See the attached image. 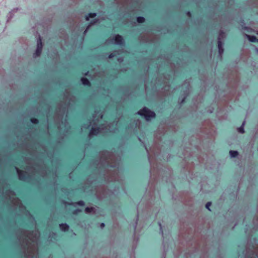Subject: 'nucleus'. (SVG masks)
Masks as SVG:
<instances>
[{
    "label": "nucleus",
    "instance_id": "f257e3e1",
    "mask_svg": "<svg viewBox=\"0 0 258 258\" xmlns=\"http://www.w3.org/2000/svg\"><path fill=\"white\" fill-rule=\"evenodd\" d=\"M138 114L144 116L147 121L151 120V118H154L155 116V113L146 107H144L139 111Z\"/></svg>",
    "mask_w": 258,
    "mask_h": 258
},
{
    "label": "nucleus",
    "instance_id": "f03ea898",
    "mask_svg": "<svg viewBox=\"0 0 258 258\" xmlns=\"http://www.w3.org/2000/svg\"><path fill=\"white\" fill-rule=\"evenodd\" d=\"M42 47L43 45L41 38L40 36H39L37 39V47L35 52L34 53V57H36L40 55L42 50Z\"/></svg>",
    "mask_w": 258,
    "mask_h": 258
},
{
    "label": "nucleus",
    "instance_id": "7ed1b4c3",
    "mask_svg": "<svg viewBox=\"0 0 258 258\" xmlns=\"http://www.w3.org/2000/svg\"><path fill=\"white\" fill-rule=\"evenodd\" d=\"M225 34L223 32H221L218 37V47L219 49V53L220 56H221V55L224 52V49L223 48V43L221 41V39L223 38L224 37H225Z\"/></svg>",
    "mask_w": 258,
    "mask_h": 258
},
{
    "label": "nucleus",
    "instance_id": "20e7f679",
    "mask_svg": "<svg viewBox=\"0 0 258 258\" xmlns=\"http://www.w3.org/2000/svg\"><path fill=\"white\" fill-rule=\"evenodd\" d=\"M103 129H104V127L102 126L101 127H96L95 126H93V127L90 132L89 136L92 137L93 136L97 135L98 134H99L101 130H103Z\"/></svg>",
    "mask_w": 258,
    "mask_h": 258
},
{
    "label": "nucleus",
    "instance_id": "39448f33",
    "mask_svg": "<svg viewBox=\"0 0 258 258\" xmlns=\"http://www.w3.org/2000/svg\"><path fill=\"white\" fill-rule=\"evenodd\" d=\"M114 39V43L117 45H122L124 44V41L122 37L119 35H116L113 37Z\"/></svg>",
    "mask_w": 258,
    "mask_h": 258
},
{
    "label": "nucleus",
    "instance_id": "423d86ee",
    "mask_svg": "<svg viewBox=\"0 0 258 258\" xmlns=\"http://www.w3.org/2000/svg\"><path fill=\"white\" fill-rule=\"evenodd\" d=\"M16 170H17L19 179L21 180H26V177H25V175L26 173L19 170L17 168H16Z\"/></svg>",
    "mask_w": 258,
    "mask_h": 258
},
{
    "label": "nucleus",
    "instance_id": "0eeeda50",
    "mask_svg": "<svg viewBox=\"0 0 258 258\" xmlns=\"http://www.w3.org/2000/svg\"><path fill=\"white\" fill-rule=\"evenodd\" d=\"M59 227L60 229L63 231H68L69 228V225L67 224H59Z\"/></svg>",
    "mask_w": 258,
    "mask_h": 258
},
{
    "label": "nucleus",
    "instance_id": "6e6552de",
    "mask_svg": "<svg viewBox=\"0 0 258 258\" xmlns=\"http://www.w3.org/2000/svg\"><path fill=\"white\" fill-rule=\"evenodd\" d=\"M99 22L98 20L97 19H95V20L93 21H91L90 22V24L87 26L86 29L85 30L84 33L85 34L87 31L89 29V28L93 25L98 23Z\"/></svg>",
    "mask_w": 258,
    "mask_h": 258
},
{
    "label": "nucleus",
    "instance_id": "1a4fd4ad",
    "mask_svg": "<svg viewBox=\"0 0 258 258\" xmlns=\"http://www.w3.org/2000/svg\"><path fill=\"white\" fill-rule=\"evenodd\" d=\"M229 155L231 158H235L238 156V152L237 151L231 150L229 152Z\"/></svg>",
    "mask_w": 258,
    "mask_h": 258
},
{
    "label": "nucleus",
    "instance_id": "9d476101",
    "mask_svg": "<svg viewBox=\"0 0 258 258\" xmlns=\"http://www.w3.org/2000/svg\"><path fill=\"white\" fill-rule=\"evenodd\" d=\"M96 16V13H90L86 16L85 19L86 21H89L90 18H93Z\"/></svg>",
    "mask_w": 258,
    "mask_h": 258
},
{
    "label": "nucleus",
    "instance_id": "9b49d317",
    "mask_svg": "<svg viewBox=\"0 0 258 258\" xmlns=\"http://www.w3.org/2000/svg\"><path fill=\"white\" fill-rule=\"evenodd\" d=\"M246 37L251 42L256 41V38L255 36H251V35H246Z\"/></svg>",
    "mask_w": 258,
    "mask_h": 258
},
{
    "label": "nucleus",
    "instance_id": "f8f14e48",
    "mask_svg": "<svg viewBox=\"0 0 258 258\" xmlns=\"http://www.w3.org/2000/svg\"><path fill=\"white\" fill-rule=\"evenodd\" d=\"M81 81L84 85H89L90 84L89 80L86 78H82Z\"/></svg>",
    "mask_w": 258,
    "mask_h": 258
},
{
    "label": "nucleus",
    "instance_id": "ddd939ff",
    "mask_svg": "<svg viewBox=\"0 0 258 258\" xmlns=\"http://www.w3.org/2000/svg\"><path fill=\"white\" fill-rule=\"evenodd\" d=\"M244 123H245V121H243V122L242 123L241 126L238 128V131L240 133L243 134V133H244V127H243Z\"/></svg>",
    "mask_w": 258,
    "mask_h": 258
},
{
    "label": "nucleus",
    "instance_id": "4468645a",
    "mask_svg": "<svg viewBox=\"0 0 258 258\" xmlns=\"http://www.w3.org/2000/svg\"><path fill=\"white\" fill-rule=\"evenodd\" d=\"M94 208H93L92 207H91V208L87 207L85 210V211L86 213H91L94 212Z\"/></svg>",
    "mask_w": 258,
    "mask_h": 258
},
{
    "label": "nucleus",
    "instance_id": "2eb2a0df",
    "mask_svg": "<svg viewBox=\"0 0 258 258\" xmlns=\"http://www.w3.org/2000/svg\"><path fill=\"white\" fill-rule=\"evenodd\" d=\"M14 204L16 206H19L20 208L21 207V204L18 199H14Z\"/></svg>",
    "mask_w": 258,
    "mask_h": 258
},
{
    "label": "nucleus",
    "instance_id": "dca6fc26",
    "mask_svg": "<svg viewBox=\"0 0 258 258\" xmlns=\"http://www.w3.org/2000/svg\"><path fill=\"white\" fill-rule=\"evenodd\" d=\"M145 21V18L142 17L137 18V22L139 23H143Z\"/></svg>",
    "mask_w": 258,
    "mask_h": 258
},
{
    "label": "nucleus",
    "instance_id": "f3484780",
    "mask_svg": "<svg viewBox=\"0 0 258 258\" xmlns=\"http://www.w3.org/2000/svg\"><path fill=\"white\" fill-rule=\"evenodd\" d=\"M211 205V202H208L206 205V208H207L209 211H210L211 210L209 208V207Z\"/></svg>",
    "mask_w": 258,
    "mask_h": 258
},
{
    "label": "nucleus",
    "instance_id": "a211bd4d",
    "mask_svg": "<svg viewBox=\"0 0 258 258\" xmlns=\"http://www.w3.org/2000/svg\"><path fill=\"white\" fill-rule=\"evenodd\" d=\"M115 55H116V52H114L113 53H111L109 55V58H111L113 57H114Z\"/></svg>",
    "mask_w": 258,
    "mask_h": 258
},
{
    "label": "nucleus",
    "instance_id": "6ab92c4d",
    "mask_svg": "<svg viewBox=\"0 0 258 258\" xmlns=\"http://www.w3.org/2000/svg\"><path fill=\"white\" fill-rule=\"evenodd\" d=\"M77 204L79 206H83L84 205V202L82 201H79L77 203Z\"/></svg>",
    "mask_w": 258,
    "mask_h": 258
},
{
    "label": "nucleus",
    "instance_id": "aec40b11",
    "mask_svg": "<svg viewBox=\"0 0 258 258\" xmlns=\"http://www.w3.org/2000/svg\"><path fill=\"white\" fill-rule=\"evenodd\" d=\"M31 122L34 123H36L38 122V120L35 118L31 119Z\"/></svg>",
    "mask_w": 258,
    "mask_h": 258
},
{
    "label": "nucleus",
    "instance_id": "412c9836",
    "mask_svg": "<svg viewBox=\"0 0 258 258\" xmlns=\"http://www.w3.org/2000/svg\"><path fill=\"white\" fill-rule=\"evenodd\" d=\"M108 130L110 131V132H114V130L112 128L111 125H110L109 126V128H108Z\"/></svg>",
    "mask_w": 258,
    "mask_h": 258
},
{
    "label": "nucleus",
    "instance_id": "4be33fe9",
    "mask_svg": "<svg viewBox=\"0 0 258 258\" xmlns=\"http://www.w3.org/2000/svg\"><path fill=\"white\" fill-rule=\"evenodd\" d=\"M91 125V123H89V124L87 125V126H86L85 125H84L83 126V128H88L89 126H90Z\"/></svg>",
    "mask_w": 258,
    "mask_h": 258
},
{
    "label": "nucleus",
    "instance_id": "5701e85b",
    "mask_svg": "<svg viewBox=\"0 0 258 258\" xmlns=\"http://www.w3.org/2000/svg\"><path fill=\"white\" fill-rule=\"evenodd\" d=\"M62 125H63L62 124H61V125H59V128H60V129L61 130H62V128H63V126H62Z\"/></svg>",
    "mask_w": 258,
    "mask_h": 258
},
{
    "label": "nucleus",
    "instance_id": "b1692460",
    "mask_svg": "<svg viewBox=\"0 0 258 258\" xmlns=\"http://www.w3.org/2000/svg\"><path fill=\"white\" fill-rule=\"evenodd\" d=\"M101 227L102 228L104 227V223H102V224H101Z\"/></svg>",
    "mask_w": 258,
    "mask_h": 258
},
{
    "label": "nucleus",
    "instance_id": "393cba45",
    "mask_svg": "<svg viewBox=\"0 0 258 258\" xmlns=\"http://www.w3.org/2000/svg\"><path fill=\"white\" fill-rule=\"evenodd\" d=\"M29 238L32 239L33 241L34 240V239H33V238L31 237V236H29Z\"/></svg>",
    "mask_w": 258,
    "mask_h": 258
},
{
    "label": "nucleus",
    "instance_id": "a878e982",
    "mask_svg": "<svg viewBox=\"0 0 258 258\" xmlns=\"http://www.w3.org/2000/svg\"><path fill=\"white\" fill-rule=\"evenodd\" d=\"M159 226L160 227V229L161 230L162 229V226H161V224L160 223H159Z\"/></svg>",
    "mask_w": 258,
    "mask_h": 258
},
{
    "label": "nucleus",
    "instance_id": "bb28decb",
    "mask_svg": "<svg viewBox=\"0 0 258 258\" xmlns=\"http://www.w3.org/2000/svg\"><path fill=\"white\" fill-rule=\"evenodd\" d=\"M187 14L188 15L190 16V13L189 12H188Z\"/></svg>",
    "mask_w": 258,
    "mask_h": 258
},
{
    "label": "nucleus",
    "instance_id": "cd10ccee",
    "mask_svg": "<svg viewBox=\"0 0 258 258\" xmlns=\"http://www.w3.org/2000/svg\"><path fill=\"white\" fill-rule=\"evenodd\" d=\"M78 212H80V210H77V211L75 212V213H77Z\"/></svg>",
    "mask_w": 258,
    "mask_h": 258
},
{
    "label": "nucleus",
    "instance_id": "c85d7f7f",
    "mask_svg": "<svg viewBox=\"0 0 258 258\" xmlns=\"http://www.w3.org/2000/svg\"><path fill=\"white\" fill-rule=\"evenodd\" d=\"M118 61H122V59H120L119 58V59H118Z\"/></svg>",
    "mask_w": 258,
    "mask_h": 258
},
{
    "label": "nucleus",
    "instance_id": "c756f323",
    "mask_svg": "<svg viewBox=\"0 0 258 258\" xmlns=\"http://www.w3.org/2000/svg\"><path fill=\"white\" fill-rule=\"evenodd\" d=\"M183 101H184V99H183L182 100L181 102H183Z\"/></svg>",
    "mask_w": 258,
    "mask_h": 258
},
{
    "label": "nucleus",
    "instance_id": "7c9ffc66",
    "mask_svg": "<svg viewBox=\"0 0 258 258\" xmlns=\"http://www.w3.org/2000/svg\"><path fill=\"white\" fill-rule=\"evenodd\" d=\"M114 125V123L111 124V126H113Z\"/></svg>",
    "mask_w": 258,
    "mask_h": 258
},
{
    "label": "nucleus",
    "instance_id": "2f4dec72",
    "mask_svg": "<svg viewBox=\"0 0 258 258\" xmlns=\"http://www.w3.org/2000/svg\"><path fill=\"white\" fill-rule=\"evenodd\" d=\"M256 41L258 42V39H256Z\"/></svg>",
    "mask_w": 258,
    "mask_h": 258
},
{
    "label": "nucleus",
    "instance_id": "473e14b6",
    "mask_svg": "<svg viewBox=\"0 0 258 258\" xmlns=\"http://www.w3.org/2000/svg\"><path fill=\"white\" fill-rule=\"evenodd\" d=\"M257 34H258V32H257Z\"/></svg>",
    "mask_w": 258,
    "mask_h": 258
}]
</instances>
